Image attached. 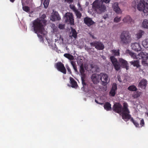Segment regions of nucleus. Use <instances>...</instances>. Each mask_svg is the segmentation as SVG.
<instances>
[{
  "mask_svg": "<svg viewBox=\"0 0 148 148\" xmlns=\"http://www.w3.org/2000/svg\"><path fill=\"white\" fill-rule=\"evenodd\" d=\"M145 114L148 117V112H146Z\"/></svg>",
  "mask_w": 148,
  "mask_h": 148,
  "instance_id": "59",
  "label": "nucleus"
},
{
  "mask_svg": "<svg viewBox=\"0 0 148 148\" xmlns=\"http://www.w3.org/2000/svg\"><path fill=\"white\" fill-rule=\"evenodd\" d=\"M91 46L95 47V48L99 50H102L103 49L104 46L103 44L99 42L94 41L90 43Z\"/></svg>",
  "mask_w": 148,
  "mask_h": 148,
  "instance_id": "11",
  "label": "nucleus"
},
{
  "mask_svg": "<svg viewBox=\"0 0 148 148\" xmlns=\"http://www.w3.org/2000/svg\"><path fill=\"white\" fill-rule=\"evenodd\" d=\"M84 23L88 26H90L95 23L91 18L88 17L84 18Z\"/></svg>",
  "mask_w": 148,
  "mask_h": 148,
  "instance_id": "19",
  "label": "nucleus"
},
{
  "mask_svg": "<svg viewBox=\"0 0 148 148\" xmlns=\"http://www.w3.org/2000/svg\"><path fill=\"white\" fill-rule=\"evenodd\" d=\"M56 68L59 71L64 74L66 73V70L64 65L61 62H58L55 64Z\"/></svg>",
  "mask_w": 148,
  "mask_h": 148,
  "instance_id": "10",
  "label": "nucleus"
},
{
  "mask_svg": "<svg viewBox=\"0 0 148 148\" xmlns=\"http://www.w3.org/2000/svg\"><path fill=\"white\" fill-rule=\"evenodd\" d=\"M65 1L67 3H70L73 1V0H65Z\"/></svg>",
  "mask_w": 148,
  "mask_h": 148,
  "instance_id": "52",
  "label": "nucleus"
},
{
  "mask_svg": "<svg viewBox=\"0 0 148 148\" xmlns=\"http://www.w3.org/2000/svg\"><path fill=\"white\" fill-rule=\"evenodd\" d=\"M138 56L142 58V60H146L148 59V53L146 52H141L138 54Z\"/></svg>",
  "mask_w": 148,
  "mask_h": 148,
  "instance_id": "22",
  "label": "nucleus"
},
{
  "mask_svg": "<svg viewBox=\"0 0 148 148\" xmlns=\"http://www.w3.org/2000/svg\"><path fill=\"white\" fill-rule=\"evenodd\" d=\"M137 8L143 11L145 15H148V0H141L137 5Z\"/></svg>",
  "mask_w": 148,
  "mask_h": 148,
  "instance_id": "4",
  "label": "nucleus"
},
{
  "mask_svg": "<svg viewBox=\"0 0 148 148\" xmlns=\"http://www.w3.org/2000/svg\"><path fill=\"white\" fill-rule=\"evenodd\" d=\"M66 69H67V70L70 73H71V69H70L69 67L68 66H67L66 67Z\"/></svg>",
  "mask_w": 148,
  "mask_h": 148,
  "instance_id": "51",
  "label": "nucleus"
},
{
  "mask_svg": "<svg viewBox=\"0 0 148 148\" xmlns=\"http://www.w3.org/2000/svg\"><path fill=\"white\" fill-rule=\"evenodd\" d=\"M140 123L142 125H143L144 124V122L143 119H142L141 120Z\"/></svg>",
  "mask_w": 148,
  "mask_h": 148,
  "instance_id": "53",
  "label": "nucleus"
},
{
  "mask_svg": "<svg viewBox=\"0 0 148 148\" xmlns=\"http://www.w3.org/2000/svg\"><path fill=\"white\" fill-rule=\"evenodd\" d=\"M142 64L143 65L145 66H147L148 64L146 60H142Z\"/></svg>",
  "mask_w": 148,
  "mask_h": 148,
  "instance_id": "42",
  "label": "nucleus"
},
{
  "mask_svg": "<svg viewBox=\"0 0 148 148\" xmlns=\"http://www.w3.org/2000/svg\"><path fill=\"white\" fill-rule=\"evenodd\" d=\"M128 89L130 91H136L137 90V88L134 85H131L128 88Z\"/></svg>",
  "mask_w": 148,
  "mask_h": 148,
  "instance_id": "37",
  "label": "nucleus"
},
{
  "mask_svg": "<svg viewBox=\"0 0 148 148\" xmlns=\"http://www.w3.org/2000/svg\"><path fill=\"white\" fill-rule=\"evenodd\" d=\"M99 75L100 80L101 81V84L104 86L106 85L109 82L108 75L105 73H101L99 74Z\"/></svg>",
  "mask_w": 148,
  "mask_h": 148,
  "instance_id": "8",
  "label": "nucleus"
},
{
  "mask_svg": "<svg viewBox=\"0 0 148 148\" xmlns=\"http://www.w3.org/2000/svg\"><path fill=\"white\" fill-rule=\"evenodd\" d=\"M95 51L94 50V49H92L91 48V50H90L89 51V53H95Z\"/></svg>",
  "mask_w": 148,
  "mask_h": 148,
  "instance_id": "47",
  "label": "nucleus"
},
{
  "mask_svg": "<svg viewBox=\"0 0 148 148\" xmlns=\"http://www.w3.org/2000/svg\"><path fill=\"white\" fill-rule=\"evenodd\" d=\"M86 3H87V4H88V3H87V2H86Z\"/></svg>",
  "mask_w": 148,
  "mask_h": 148,
  "instance_id": "63",
  "label": "nucleus"
},
{
  "mask_svg": "<svg viewBox=\"0 0 148 148\" xmlns=\"http://www.w3.org/2000/svg\"><path fill=\"white\" fill-rule=\"evenodd\" d=\"M84 60L80 58H78L77 60V63L79 66V71L80 73L85 72L84 66H88L85 64H84Z\"/></svg>",
  "mask_w": 148,
  "mask_h": 148,
  "instance_id": "12",
  "label": "nucleus"
},
{
  "mask_svg": "<svg viewBox=\"0 0 148 148\" xmlns=\"http://www.w3.org/2000/svg\"><path fill=\"white\" fill-rule=\"evenodd\" d=\"M22 5L23 10L27 12H30V8L28 6H25L23 3L22 1Z\"/></svg>",
  "mask_w": 148,
  "mask_h": 148,
  "instance_id": "27",
  "label": "nucleus"
},
{
  "mask_svg": "<svg viewBox=\"0 0 148 148\" xmlns=\"http://www.w3.org/2000/svg\"><path fill=\"white\" fill-rule=\"evenodd\" d=\"M46 17L45 14L41 13L40 14V18H38V31L42 32L43 30V26L45 25L47 21L45 19Z\"/></svg>",
  "mask_w": 148,
  "mask_h": 148,
  "instance_id": "5",
  "label": "nucleus"
},
{
  "mask_svg": "<svg viewBox=\"0 0 148 148\" xmlns=\"http://www.w3.org/2000/svg\"><path fill=\"white\" fill-rule=\"evenodd\" d=\"M77 6H78L79 8V10H80L82 11V8L81 7V6L80 5V4L79 3H78L77 4Z\"/></svg>",
  "mask_w": 148,
  "mask_h": 148,
  "instance_id": "50",
  "label": "nucleus"
},
{
  "mask_svg": "<svg viewBox=\"0 0 148 148\" xmlns=\"http://www.w3.org/2000/svg\"><path fill=\"white\" fill-rule=\"evenodd\" d=\"M101 57L104 60H105L106 59V58L105 56H102Z\"/></svg>",
  "mask_w": 148,
  "mask_h": 148,
  "instance_id": "56",
  "label": "nucleus"
},
{
  "mask_svg": "<svg viewBox=\"0 0 148 148\" xmlns=\"http://www.w3.org/2000/svg\"><path fill=\"white\" fill-rule=\"evenodd\" d=\"M142 26L144 28H148V20L145 19L143 22Z\"/></svg>",
  "mask_w": 148,
  "mask_h": 148,
  "instance_id": "33",
  "label": "nucleus"
},
{
  "mask_svg": "<svg viewBox=\"0 0 148 148\" xmlns=\"http://www.w3.org/2000/svg\"><path fill=\"white\" fill-rule=\"evenodd\" d=\"M103 17L104 19H106L108 17V14H104Z\"/></svg>",
  "mask_w": 148,
  "mask_h": 148,
  "instance_id": "46",
  "label": "nucleus"
},
{
  "mask_svg": "<svg viewBox=\"0 0 148 148\" xmlns=\"http://www.w3.org/2000/svg\"><path fill=\"white\" fill-rule=\"evenodd\" d=\"M144 32L142 30H140L136 34V37L137 39H138L142 37V36L144 34Z\"/></svg>",
  "mask_w": 148,
  "mask_h": 148,
  "instance_id": "24",
  "label": "nucleus"
},
{
  "mask_svg": "<svg viewBox=\"0 0 148 148\" xmlns=\"http://www.w3.org/2000/svg\"><path fill=\"white\" fill-rule=\"evenodd\" d=\"M120 43L123 45L128 44L131 40L130 35L127 31H123L120 36Z\"/></svg>",
  "mask_w": 148,
  "mask_h": 148,
  "instance_id": "3",
  "label": "nucleus"
},
{
  "mask_svg": "<svg viewBox=\"0 0 148 148\" xmlns=\"http://www.w3.org/2000/svg\"><path fill=\"white\" fill-rule=\"evenodd\" d=\"M53 14L50 17V19L53 21L60 20V17L58 13L56 11H53Z\"/></svg>",
  "mask_w": 148,
  "mask_h": 148,
  "instance_id": "15",
  "label": "nucleus"
},
{
  "mask_svg": "<svg viewBox=\"0 0 148 148\" xmlns=\"http://www.w3.org/2000/svg\"><path fill=\"white\" fill-rule=\"evenodd\" d=\"M71 64L72 66L75 71L76 72H77V69L76 65L75 62L73 61H70Z\"/></svg>",
  "mask_w": 148,
  "mask_h": 148,
  "instance_id": "36",
  "label": "nucleus"
},
{
  "mask_svg": "<svg viewBox=\"0 0 148 148\" xmlns=\"http://www.w3.org/2000/svg\"><path fill=\"white\" fill-rule=\"evenodd\" d=\"M75 12L77 18H80L82 16L81 13L78 10H77Z\"/></svg>",
  "mask_w": 148,
  "mask_h": 148,
  "instance_id": "39",
  "label": "nucleus"
},
{
  "mask_svg": "<svg viewBox=\"0 0 148 148\" xmlns=\"http://www.w3.org/2000/svg\"><path fill=\"white\" fill-rule=\"evenodd\" d=\"M107 90V88H106V87L105 88H104V90L105 91H106Z\"/></svg>",
  "mask_w": 148,
  "mask_h": 148,
  "instance_id": "61",
  "label": "nucleus"
},
{
  "mask_svg": "<svg viewBox=\"0 0 148 148\" xmlns=\"http://www.w3.org/2000/svg\"><path fill=\"white\" fill-rule=\"evenodd\" d=\"M92 9L95 13L101 14L106 10V7L103 3L99 0H96L92 4Z\"/></svg>",
  "mask_w": 148,
  "mask_h": 148,
  "instance_id": "2",
  "label": "nucleus"
},
{
  "mask_svg": "<svg viewBox=\"0 0 148 148\" xmlns=\"http://www.w3.org/2000/svg\"><path fill=\"white\" fill-rule=\"evenodd\" d=\"M64 25L60 24L59 25L58 27L60 29H63L64 28Z\"/></svg>",
  "mask_w": 148,
  "mask_h": 148,
  "instance_id": "44",
  "label": "nucleus"
},
{
  "mask_svg": "<svg viewBox=\"0 0 148 148\" xmlns=\"http://www.w3.org/2000/svg\"><path fill=\"white\" fill-rule=\"evenodd\" d=\"M113 54L115 56H118L119 55V50H112Z\"/></svg>",
  "mask_w": 148,
  "mask_h": 148,
  "instance_id": "40",
  "label": "nucleus"
},
{
  "mask_svg": "<svg viewBox=\"0 0 148 148\" xmlns=\"http://www.w3.org/2000/svg\"><path fill=\"white\" fill-rule=\"evenodd\" d=\"M117 89V86L116 84H113L112 89L110 92V94L111 96H114L116 94V90Z\"/></svg>",
  "mask_w": 148,
  "mask_h": 148,
  "instance_id": "23",
  "label": "nucleus"
},
{
  "mask_svg": "<svg viewBox=\"0 0 148 148\" xmlns=\"http://www.w3.org/2000/svg\"><path fill=\"white\" fill-rule=\"evenodd\" d=\"M104 106L105 109L107 110H110L111 109V104L108 102L106 103Z\"/></svg>",
  "mask_w": 148,
  "mask_h": 148,
  "instance_id": "30",
  "label": "nucleus"
},
{
  "mask_svg": "<svg viewBox=\"0 0 148 148\" xmlns=\"http://www.w3.org/2000/svg\"><path fill=\"white\" fill-rule=\"evenodd\" d=\"M131 46L132 49L136 51H139L141 49V47L139 43H132Z\"/></svg>",
  "mask_w": 148,
  "mask_h": 148,
  "instance_id": "14",
  "label": "nucleus"
},
{
  "mask_svg": "<svg viewBox=\"0 0 148 148\" xmlns=\"http://www.w3.org/2000/svg\"><path fill=\"white\" fill-rule=\"evenodd\" d=\"M110 0H101V1H102L103 3L105 2L106 3H108L110 2Z\"/></svg>",
  "mask_w": 148,
  "mask_h": 148,
  "instance_id": "45",
  "label": "nucleus"
},
{
  "mask_svg": "<svg viewBox=\"0 0 148 148\" xmlns=\"http://www.w3.org/2000/svg\"><path fill=\"white\" fill-rule=\"evenodd\" d=\"M38 36L40 39V41L43 40L42 37V36L38 34Z\"/></svg>",
  "mask_w": 148,
  "mask_h": 148,
  "instance_id": "49",
  "label": "nucleus"
},
{
  "mask_svg": "<svg viewBox=\"0 0 148 148\" xmlns=\"http://www.w3.org/2000/svg\"><path fill=\"white\" fill-rule=\"evenodd\" d=\"M85 69L86 70L89 71L90 73L99 72L100 69L98 66L95 64H91L90 65L86 66H84Z\"/></svg>",
  "mask_w": 148,
  "mask_h": 148,
  "instance_id": "6",
  "label": "nucleus"
},
{
  "mask_svg": "<svg viewBox=\"0 0 148 148\" xmlns=\"http://www.w3.org/2000/svg\"><path fill=\"white\" fill-rule=\"evenodd\" d=\"M49 0H44L43 3V5L45 8H47L49 5Z\"/></svg>",
  "mask_w": 148,
  "mask_h": 148,
  "instance_id": "38",
  "label": "nucleus"
},
{
  "mask_svg": "<svg viewBox=\"0 0 148 148\" xmlns=\"http://www.w3.org/2000/svg\"><path fill=\"white\" fill-rule=\"evenodd\" d=\"M95 102L97 103H99L98 102V101H97V100L96 99L95 100Z\"/></svg>",
  "mask_w": 148,
  "mask_h": 148,
  "instance_id": "60",
  "label": "nucleus"
},
{
  "mask_svg": "<svg viewBox=\"0 0 148 148\" xmlns=\"http://www.w3.org/2000/svg\"><path fill=\"white\" fill-rule=\"evenodd\" d=\"M31 25L32 31L37 34V19L32 21Z\"/></svg>",
  "mask_w": 148,
  "mask_h": 148,
  "instance_id": "18",
  "label": "nucleus"
},
{
  "mask_svg": "<svg viewBox=\"0 0 148 148\" xmlns=\"http://www.w3.org/2000/svg\"><path fill=\"white\" fill-rule=\"evenodd\" d=\"M91 78L93 83L95 84H97L100 80L99 74H92Z\"/></svg>",
  "mask_w": 148,
  "mask_h": 148,
  "instance_id": "13",
  "label": "nucleus"
},
{
  "mask_svg": "<svg viewBox=\"0 0 148 148\" xmlns=\"http://www.w3.org/2000/svg\"><path fill=\"white\" fill-rule=\"evenodd\" d=\"M77 33L76 30L73 28H71V33L70 35V36H73L75 39L77 37Z\"/></svg>",
  "mask_w": 148,
  "mask_h": 148,
  "instance_id": "26",
  "label": "nucleus"
},
{
  "mask_svg": "<svg viewBox=\"0 0 148 148\" xmlns=\"http://www.w3.org/2000/svg\"><path fill=\"white\" fill-rule=\"evenodd\" d=\"M64 18L66 23L68 24L69 23L71 25L74 24V19L73 14L72 13L70 12L66 13L64 16Z\"/></svg>",
  "mask_w": 148,
  "mask_h": 148,
  "instance_id": "7",
  "label": "nucleus"
},
{
  "mask_svg": "<svg viewBox=\"0 0 148 148\" xmlns=\"http://www.w3.org/2000/svg\"><path fill=\"white\" fill-rule=\"evenodd\" d=\"M84 72L83 73H80L81 75V78L82 81V83L83 85H86V83H85L84 79L86 77V75L84 73Z\"/></svg>",
  "mask_w": 148,
  "mask_h": 148,
  "instance_id": "31",
  "label": "nucleus"
},
{
  "mask_svg": "<svg viewBox=\"0 0 148 148\" xmlns=\"http://www.w3.org/2000/svg\"><path fill=\"white\" fill-rule=\"evenodd\" d=\"M90 36L92 38L94 39L95 38H96L93 35H92L91 34H90Z\"/></svg>",
  "mask_w": 148,
  "mask_h": 148,
  "instance_id": "57",
  "label": "nucleus"
},
{
  "mask_svg": "<svg viewBox=\"0 0 148 148\" xmlns=\"http://www.w3.org/2000/svg\"><path fill=\"white\" fill-rule=\"evenodd\" d=\"M70 8L72 9L74 12H75L77 10L75 6L73 5H70Z\"/></svg>",
  "mask_w": 148,
  "mask_h": 148,
  "instance_id": "43",
  "label": "nucleus"
},
{
  "mask_svg": "<svg viewBox=\"0 0 148 148\" xmlns=\"http://www.w3.org/2000/svg\"><path fill=\"white\" fill-rule=\"evenodd\" d=\"M70 80L71 81V84L72 85V87L75 88L77 86V82L72 78H70Z\"/></svg>",
  "mask_w": 148,
  "mask_h": 148,
  "instance_id": "29",
  "label": "nucleus"
},
{
  "mask_svg": "<svg viewBox=\"0 0 148 148\" xmlns=\"http://www.w3.org/2000/svg\"><path fill=\"white\" fill-rule=\"evenodd\" d=\"M124 23L132 25L134 23V20L132 19L129 16H125L122 20Z\"/></svg>",
  "mask_w": 148,
  "mask_h": 148,
  "instance_id": "17",
  "label": "nucleus"
},
{
  "mask_svg": "<svg viewBox=\"0 0 148 148\" xmlns=\"http://www.w3.org/2000/svg\"><path fill=\"white\" fill-rule=\"evenodd\" d=\"M10 0L11 2L13 3L14 2V1H15V0Z\"/></svg>",
  "mask_w": 148,
  "mask_h": 148,
  "instance_id": "58",
  "label": "nucleus"
},
{
  "mask_svg": "<svg viewBox=\"0 0 148 148\" xmlns=\"http://www.w3.org/2000/svg\"><path fill=\"white\" fill-rule=\"evenodd\" d=\"M127 104L126 103H123V107L119 103L114 104L113 107V109L115 112L122 114V118L125 121L130 119L131 116L129 114L130 111L127 108Z\"/></svg>",
  "mask_w": 148,
  "mask_h": 148,
  "instance_id": "1",
  "label": "nucleus"
},
{
  "mask_svg": "<svg viewBox=\"0 0 148 148\" xmlns=\"http://www.w3.org/2000/svg\"><path fill=\"white\" fill-rule=\"evenodd\" d=\"M118 81L120 82H121L122 80L121 79V77H118Z\"/></svg>",
  "mask_w": 148,
  "mask_h": 148,
  "instance_id": "55",
  "label": "nucleus"
},
{
  "mask_svg": "<svg viewBox=\"0 0 148 148\" xmlns=\"http://www.w3.org/2000/svg\"><path fill=\"white\" fill-rule=\"evenodd\" d=\"M85 49L87 50V51H89L90 50H91V48H89L87 47H85Z\"/></svg>",
  "mask_w": 148,
  "mask_h": 148,
  "instance_id": "48",
  "label": "nucleus"
},
{
  "mask_svg": "<svg viewBox=\"0 0 148 148\" xmlns=\"http://www.w3.org/2000/svg\"><path fill=\"white\" fill-rule=\"evenodd\" d=\"M86 3H87V4H88V3H87V2H86Z\"/></svg>",
  "mask_w": 148,
  "mask_h": 148,
  "instance_id": "64",
  "label": "nucleus"
},
{
  "mask_svg": "<svg viewBox=\"0 0 148 148\" xmlns=\"http://www.w3.org/2000/svg\"><path fill=\"white\" fill-rule=\"evenodd\" d=\"M112 8L113 10L117 13H119L121 12L120 8L118 6L117 3H115L112 5Z\"/></svg>",
  "mask_w": 148,
  "mask_h": 148,
  "instance_id": "20",
  "label": "nucleus"
},
{
  "mask_svg": "<svg viewBox=\"0 0 148 148\" xmlns=\"http://www.w3.org/2000/svg\"><path fill=\"white\" fill-rule=\"evenodd\" d=\"M64 56L66 58L70 60H73L74 59V57L72 55L68 54V53H65L64 55Z\"/></svg>",
  "mask_w": 148,
  "mask_h": 148,
  "instance_id": "32",
  "label": "nucleus"
},
{
  "mask_svg": "<svg viewBox=\"0 0 148 148\" xmlns=\"http://www.w3.org/2000/svg\"><path fill=\"white\" fill-rule=\"evenodd\" d=\"M133 122L134 124L136 125V127H138L139 126V124L138 123H136L135 122H134L133 121Z\"/></svg>",
  "mask_w": 148,
  "mask_h": 148,
  "instance_id": "54",
  "label": "nucleus"
},
{
  "mask_svg": "<svg viewBox=\"0 0 148 148\" xmlns=\"http://www.w3.org/2000/svg\"><path fill=\"white\" fill-rule=\"evenodd\" d=\"M142 92H134V94L132 95V97L134 98H137L140 96Z\"/></svg>",
  "mask_w": 148,
  "mask_h": 148,
  "instance_id": "34",
  "label": "nucleus"
},
{
  "mask_svg": "<svg viewBox=\"0 0 148 148\" xmlns=\"http://www.w3.org/2000/svg\"><path fill=\"white\" fill-rule=\"evenodd\" d=\"M142 45L144 47L148 48V39H146L143 41Z\"/></svg>",
  "mask_w": 148,
  "mask_h": 148,
  "instance_id": "35",
  "label": "nucleus"
},
{
  "mask_svg": "<svg viewBox=\"0 0 148 148\" xmlns=\"http://www.w3.org/2000/svg\"><path fill=\"white\" fill-rule=\"evenodd\" d=\"M110 59L115 70L117 71H119L121 68V66L117 59L114 56H111Z\"/></svg>",
  "mask_w": 148,
  "mask_h": 148,
  "instance_id": "9",
  "label": "nucleus"
},
{
  "mask_svg": "<svg viewBox=\"0 0 148 148\" xmlns=\"http://www.w3.org/2000/svg\"><path fill=\"white\" fill-rule=\"evenodd\" d=\"M147 81L145 79H143L139 82L138 86L141 88L145 89L146 86Z\"/></svg>",
  "mask_w": 148,
  "mask_h": 148,
  "instance_id": "21",
  "label": "nucleus"
},
{
  "mask_svg": "<svg viewBox=\"0 0 148 148\" xmlns=\"http://www.w3.org/2000/svg\"><path fill=\"white\" fill-rule=\"evenodd\" d=\"M43 0H41V1L42 3V2H43Z\"/></svg>",
  "mask_w": 148,
  "mask_h": 148,
  "instance_id": "62",
  "label": "nucleus"
},
{
  "mask_svg": "<svg viewBox=\"0 0 148 148\" xmlns=\"http://www.w3.org/2000/svg\"><path fill=\"white\" fill-rule=\"evenodd\" d=\"M126 52L127 53L129 54L131 57L133 59L137 58L136 54L130 50H127Z\"/></svg>",
  "mask_w": 148,
  "mask_h": 148,
  "instance_id": "28",
  "label": "nucleus"
},
{
  "mask_svg": "<svg viewBox=\"0 0 148 148\" xmlns=\"http://www.w3.org/2000/svg\"><path fill=\"white\" fill-rule=\"evenodd\" d=\"M119 61L122 67L125 68L126 70L128 69V63L127 61L122 58H119Z\"/></svg>",
  "mask_w": 148,
  "mask_h": 148,
  "instance_id": "16",
  "label": "nucleus"
},
{
  "mask_svg": "<svg viewBox=\"0 0 148 148\" xmlns=\"http://www.w3.org/2000/svg\"><path fill=\"white\" fill-rule=\"evenodd\" d=\"M130 62L131 65H133L134 66H136L137 68H138L140 66L139 64V61L138 60H134Z\"/></svg>",
  "mask_w": 148,
  "mask_h": 148,
  "instance_id": "25",
  "label": "nucleus"
},
{
  "mask_svg": "<svg viewBox=\"0 0 148 148\" xmlns=\"http://www.w3.org/2000/svg\"><path fill=\"white\" fill-rule=\"evenodd\" d=\"M121 20V17L117 16L114 18V21L115 22L118 23L120 22Z\"/></svg>",
  "mask_w": 148,
  "mask_h": 148,
  "instance_id": "41",
  "label": "nucleus"
}]
</instances>
